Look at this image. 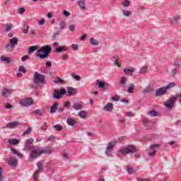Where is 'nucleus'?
Wrapping results in <instances>:
<instances>
[{"label": "nucleus", "mask_w": 181, "mask_h": 181, "mask_svg": "<svg viewBox=\"0 0 181 181\" xmlns=\"http://www.w3.org/2000/svg\"><path fill=\"white\" fill-rule=\"evenodd\" d=\"M33 83L34 84L30 85V88H33L34 90H37L39 87H42L43 84H46L45 75L40 74L39 72H35Z\"/></svg>", "instance_id": "1"}, {"label": "nucleus", "mask_w": 181, "mask_h": 181, "mask_svg": "<svg viewBox=\"0 0 181 181\" xmlns=\"http://www.w3.org/2000/svg\"><path fill=\"white\" fill-rule=\"evenodd\" d=\"M50 53H52V47L49 45H47L41 47L40 49H37L36 56L37 57H39V59H47Z\"/></svg>", "instance_id": "2"}, {"label": "nucleus", "mask_w": 181, "mask_h": 181, "mask_svg": "<svg viewBox=\"0 0 181 181\" xmlns=\"http://www.w3.org/2000/svg\"><path fill=\"white\" fill-rule=\"evenodd\" d=\"M173 87H176V83L175 82H171L165 86L159 88L156 90L155 93L156 97H160V95H165V94L168 93V90H170V88H173Z\"/></svg>", "instance_id": "3"}, {"label": "nucleus", "mask_w": 181, "mask_h": 181, "mask_svg": "<svg viewBox=\"0 0 181 181\" xmlns=\"http://www.w3.org/2000/svg\"><path fill=\"white\" fill-rule=\"evenodd\" d=\"M135 152H138V150L132 144H128L120 150L121 154L124 156L129 155V153H135Z\"/></svg>", "instance_id": "4"}, {"label": "nucleus", "mask_w": 181, "mask_h": 181, "mask_svg": "<svg viewBox=\"0 0 181 181\" xmlns=\"http://www.w3.org/2000/svg\"><path fill=\"white\" fill-rule=\"evenodd\" d=\"M177 98H179V95H174L167 101L164 103V105L167 110H172L175 105H176V101H177Z\"/></svg>", "instance_id": "5"}, {"label": "nucleus", "mask_w": 181, "mask_h": 181, "mask_svg": "<svg viewBox=\"0 0 181 181\" xmlns=\"http://www.w3.org/2000/svg\"><path fill=\"white\" fill-rule=\"evenodd\" d=\"M67 94V90H66V88L62 87L59 88V90H55L53 93V98L54 100H60L62 99V97L63 95H66Z\"/></svg>", "instance_id": "6"}, {"label": "nucleus", "mask_w": 181, "mask_h": 181, "mask_svg": "<svg viewBox=\"0 0 181 181\" xmlns=\"http://www.w3.org/2000/svg\"><path fill=\"white\" fill-rule=\"evenodd\" d=\"M118 141L117 140H113L107 144V147L105 148V155L106 156H110L112 153V149H114V146L117 145Z\"/></svg>", "instance_id": "7"}, {"label": "nucleus", "mask_w": 181, "mask_h": 181, "mask_svg": "<svg viewBox=\"0 0 181 181\" xmlns=\"http://www.w3.org/2000/svg\"><path fill=\"white\" fill-rule=\"evenodd\" d=\"M18 42H19V40L17 37H13L10 39L9 43L6 45V52H9V47H11V49H14L15 46H17Z\"/></svg>", "instance_id": "8"}, {"label": "nucleus", "mask_w": 181, "mask_h": 181, "mask_svg": "<svg viewBox=\"0 0 181 181\" xmlns=\"http://www.w3.org/2000/svg\"><path fill=\"white\" fill-rule=\"evenodd\" d=\"M24 149H26L27 151H33L35 149L33 138H30L25 141Z\"/></svg>", "instance_id": "9"}, {"label": "nucleus", "mask_w": 181, "mask_h": 181, "mask_svg": "<svg viewBox=\"0 0 181 181\" xmlns=\"http://www.w3.org/2000/svg\"><path fill=\"white\" fill-rule=\"evenodd\" d=\"M37 169L33 175L34 181H37V176H39V174L40 173V172H43V164L42 163L38 162L37 163Z\"/></svg>", "instance_id": "10"}, {"label": "nucleus", "mask_w": 181, "mask_h": 181, "mask_svg": "<svg viewBox=\"0 0 181 181\" xmlns=\"http://www.w3.org/2000/svg\"><path fill=\"white\" fill-rule=\"evenodd\" d=\"M20 104L22 105V107H29L30 105H33V99H32V98L21 99Z\"/></svg>", "instance_id": "11"}, {"label": "nucleus", "mask_w": 181, "mask_h": 181, "mask_svg": "<svg viewBox=\"0 0 181 181\" xmlns=\"http://www.w3.org/2000/svg\"><path fill=\"white\" fill-rule=\"evenodd\" d=\"M160 146V144H151L150 146V151L148 153V156L150 158H153V156H155L156 155V149Z\"/></svg>", "instance_id": "12"}, {"label": "nucleus", "mask_w": 181, "mask_h": 181, "mask_svg": "<svg viewBox=\"0 0 181 181\" xmlns=\"http://www.w3.org/2000/svg\"><path fill=\"white\" fill-rule=\"evenodd\" d=\"M96 86H98V87H99V88H100L101 90H103V91H105V90L108 88V83L100 79L96 80Z\"/></svg>", "instance_id": "13"}, {"label": "nucleus", "mask_w": 181, "mask_h": 181, "mask_svg": "<svg viewBox=\"0 0 181 181\" xmlns=\"http://www.w3.org/2000/svg\"><path fill=\"white\" fill-rule=\"evenodd\" d=\"M77 94V89L71 87V86H68L66 88V95H69V97H71V95H76Z\"/></svg>", "instance_id": "14"}, {"label": "nucleus", "mask_w": 181, "mask_h": 181, "mask_svg": "<svg viewBox=\"0 0 181 181\" xmlns=\"http://www.w3.org/2000/svg\"><path fill=\"white\" fill-rule=\"evenodd\" d=\"M40 155H42V150H40V151H39V150H33L31 152L30 156L33 159H35L36 158H39V156H40Z\"/></svg>", "instance_id": "15"}, {"label": "nucleus", "mask_w": 181, "mask_h": 181, "mask_svg": "<svg viewBox=\"0 0 181 181\" xmlns=\"http://www.w3.org/2000/svg\"><path fill=\"white\" fill-rule=\"evenodd\" d=\"M12 93H13V89L4 88L3 90H1V94L2 97H8L11 95Z\"/></svg>", "instance_id": "16"}, {"label": "nucleus", "mask_w": 181, "mask_h": 181, "mask_svg": "<svg viewBox=\"0 0 181 181\" xmlns=\"http://www.w3.org/2000/svg\"><path fill=\"white\" fill-rule=\"evenodd\" d=\"M19 126V122H13L8 123L6 126V128H8V129H13Z\"/></svg>", "instance_id": "17"}, {"label": "nucleus", "mask_w": 181, "mask_h": 181, "mask_svg": "<svg viewBox=\"0 0 181 181\" xmlns=\"http://www.w3.org/2000/svg\"><path fill=\"white\" fill-rule=\"evenodd\" d=\"M103 110L105 111H107L108 112H111L112 110H114V105L112 103H109L104 106Z\"/></svg>", "instance_id": "18"}, {"label": "nucleus", "mask_w": 181, "mask_h": 181, "mask_svg": "<svg viewBox=\"0 0 181 181\" xmlns=\"http://www.w3.org/2000/svg\"><path fill=\"white\" fill-rule=\"evenodd\" d=\"M77 4L78 5L81 11H86L87 8L86 7V3L83 0H79L77 1Z\"/></svg>", "instance_id": "19"}, {"label": "nucleus", "mask_w": 181, "mask_h": 181, "mask_svg": "<svg viewBox=\"0 0 181 181\" xmlns=\"http://www.w3.org/2000/svg\"><path fill=\"white\" fill-rule=\"evenodd\" d=\"M41 153H45L47 155H52V153H53V151L52 150V148H50L49 146L47 147H45V148L43 150H41Z\"/></svg>", "instance_id": "20"}, {"label": "nucleus", "mask_w": 181, "mask_h": 181, "mask_svg": "<svg viewBox=\"0 0 181 181\" xmlns=\"http://www.w3.org/2000/svg\"><path fill=\"white\" fill-rule=\"evenodd\" d=\"M59 107V103L55 102L50 108V114H54L56 111H57V108Z\"/></svg>", "instance_id": "21"}, {"label": "nucleus", "mask_w": 181, "mask_h": 181, "mask_svg": "<svg viewBox=\"0 0 181 181\" xmlns=\"http://www.w3.org/2000/svg\"><path fill=\"white\" fill-rule=\"evenodd\" d=\"M66 123L70 127H74V125H76L77 124V121H76L71 117H68L66 120Z\"/></svg>", "instance_id": "22"}, {"label": "nucleus", "mask_w": 181, "mask_h": 181, "mask_svg": "<svg viewBox=\"0 0 181 181\" xmlns=\"http://www.w3.org/2000/svg\"><path fill=\"white\" fill-rule=\"evenodd\" d=\"M8 163L10 165V166L16 168V166H18V160L9 158Z\"/></svg>", "instance_id": "23"}, {"label": "nucleus", "mask_w": 181, "mask_h": 181, "mask_svg": "<svg viewBox=\"0 0 181 181\" xmlns=\"http://www.w3.org/2000/svg\"><path fill=\"white\" fill-rule=\"evenodd\" d=\"M67 50H69L67 49V47H66L64 46H60L55 49V52L56 53H62V52H67Z\"/></svg>", "instance_id": "24"}, {"label": "nucleus", "mask_w": 181, "mask_h": 181, "mask_svg": "<svg viewBox=\"0 0 181 181\" xmlns=\"http://www.w3.org/2000/svg\"><path fill=\"white\" fill-rule=\"evenodd\" d=\"M43 112H45V111L43 110L37 109L33 112V114L34 115H38L39 117H43Z\"/></svg>", "instance_id": "25"}, {"label": "nucleus", "mask_w": 181, "mask_h": 181, "mask_svg": "<svg viewBox=\"0 0 181 181\" xmlns=\"http://www.w3.org/2000/svg\"><path fill=\"white\" fill-rule=\"evenodd\" d=\"M72 108H74V110H76V111H78L80 110H83V105L78 103H75L72 105Z\"/></svg>", "instance_id": "26"}, {"label": "nucleus", "mask_w": 181, "mask_h": 181, "mask_svg": "<svg viewBox=\"0 0 181 181\" xmlns=\"http://www.w3.org/2000/svg\"><path fill=\"white\" fill-rule=\"evenodd\" d=\"M123 71H124V74H127L128 76H134V72L135 71V69H124Z\"/></svg>", "instance_id": "27"}, {"label": "nucleus", "mask_w": 181, "mask_h": 181, "mask_svg": "<svg viewBox=\"0 0 181 181\" xmlns=\"http://www.w3.org/2000/svg\"><path fill=\"white\" fill-rule=\"evenodd\" d=\"M119 84L121 87H125V86H127V78L125 76H122Z\"/></svg>", "instance_id": "28"}, {"label": "nucleus", "mask_w": 181, "mask_h": 181, "mask_svg": "<svg viewBox=\"0 0 181 181\" xmlns=\"http://www.w3.org/2000/svg\"><path fill=\"white\" fill-rule=\"evenodd\" d=\"M78 115L79 117H81L82 119H86L87 118V112L84 110H81L78 113Z\"/></svg>", "instance_id": "29"}, {"label": "nucleus", "mask_w": 181, "mask_h": 181, "mask_svg": "<svg viewBox=\"0 0 181 181\" xmlns=\"http://www.w3.org/2000/svg\"><path fill=\"white\" fill-rule=\"evenodd\" d=\"M180 20V16H176L173 17L172 20H170V23L171 25H176V23H177V22H179Z\"/></svg>", "instance_id": "30"}, {"label": "nucleus", "mask_w": 181, "mask_h": 181, "mask_svg": "<svg viewBox=\"0 0 181 181\" xmlns=\"http://www.w3.org/2000/svg\"><path fill=\"white\" fill-rule=\"evenodd\" d=\"M0 59L1 62H5L6 64H9L11 63V59H9L8 57H6L4 55H1Z\"/></svg>", "instance_id": "31"}, {"label": "nucleus", "mask_w": 181, "mask_h": 181, "mask_svg": "<svg viewBox=\"0 0 181 181\" xmlns=\"http://www.w3.org/2000/svg\"><path fill=\"white\" fill-rule=\"evenodd\" d=\"M38 49L39 46L37 45L31 46L28 48V53H33V52H36Z\"/></svg>", "instance_id": "32"}, {"label": "nucleus", "mask_w": 181, "mask_h": 181, "mask_svg": "<svg viewBox=\"0 0 181 181\" xmlns=\"http://www.w3.org/2000/svg\"><path fill=\"white\" fill-rule=\"evenodd\" d=\"M8 144H10V145H18V144H19V140L18 139H9Z\"/></svg>", "instance_id": "33"}, {"label": "nucleus", "mask_w": 181, "mask_h": 181, "mask_svg": "<svg viewBox=\"0 0 181 181\" xmlns=\"http://www.w3.org/2000/svg\"><path fill=\"white\" fill-rule=\"evenodd\" d=\"M55 84H64V80L62 79L60 77H57L56 80L54 81Z\"/></svg>", "instance_id": "34"}, {"label": "nucleus", "mask_w": 181, "mask_h": 181, "mask_svg": "<svg viewBox=\"0 0 181 181\" xmlns=\"http://www.w3.org/2000/svg\"><path fill=\"white\" fill-rule=\"evenodd\" d=\"M135 88V85H134L133 83H131L127 89V92L129 94H132V93H134V89Z\"/></svg>", "instance_id": "35"}, {"label": "nucleus", "mask_w": 181, "mask_h": 181, "mask_svg": "<svg viewBox=\"0 0 181 181\" xmlns=\"http://www.w3.org/2000/svg\"><path fill=\"white\" fill-rule=\"evenodd\" d=\"M112 60L114 62L115 66H117V67H119V64L118 63L119 58L117 56L112 57Z\"/></svg>", "instance_id": "36"}, {"label": "nucleus", "mask_w": 181, "mask_h": 181, "mask_svg": "<svg viewBox=\"0 0 181 181\" xmlns=\"http://www.w3.org/2000/svg\"><path fill=\"white\" fill-rule=\"evenodd\" d=\"M11 152H12V153H13V155H16L17 156H18V158H22V154H21V153L18 152V151H16V149L12 148Z\"/></svg>", "instance_id": "37"}, {"label": "nucleus", "mask_w": 181, "mask_h": 181, "mask_svg": "<svg viewBox=\"0 0 181 181\" xmlns=\"http://www.w3.org/2000/svg\"><path fill=\"white\" fill-rule=\"evenodd\" d=\"M127 172L129 175H134V173H135V170L131 166H127Z\"/></svg>", "instance_id": "38"}, {"label": "nucleus", "mask_w": 181, "mask_h": 181, "mask_svg": "<svg viewBox=\"0 0 181 181\" xmlns=\"http://www.w3.org/2000/svg\"><path fill=\"white\" fill-rule=\"evenodd\" d=\"M140 74H146V73H148V67L147 66H143L140 71Z\"/></svg>", "instance_id": "39"}, {"label": "nucleus", "mask_w": 181, "mask_h": 181, "mask_svg": "<svg viewBox=\"0 0 181 181\" xmlns=\"http://www.w3.org/2000/svg\"><path fill=\"white\" fill-rule=\"evenodd\" d=\"M90 44H91L93 46H98L99 42H98V40H96L94 39V38H90Z\"/></svg>", "instance_id": "40"}, {"label": "nucleus", "mask_w": 181, "mask_h": 181, "mask_svg": "<svg viewBox=\"0 0 181 181\" xmlns=\"http://www.w3.org/2000/svg\"><path fill=\"white\" fill-rule=\"evenodd\" d=\"M71 76V77H73V78H75V80H76L77 81H80L81 80V77L78 75H76L74 73H72Z\"/></svg>", "instance_id": "41"}, {"label": "nucleus", "mask_w": 181, "mask_h": 181, "mask_svg": "<svg viewBox=\"0 0 181 181\" xmlns=\"http://www.w3.org/2000/svg\"><path fill=\"white\" fill-rule=\"evenodd\" d=\"M53 128L56 129V131H58V132L63 131V127L60 124L54 125Z\"/></svg>", "instance_id": "42"}, {"label": "nucleus", "mask_w": 181, "mask_h": 181, "mask_svg": "<svg viewBox=\"0 0 181 181\" xmlns=\"http://www.w3.org/2000/svg\"><path fill=\"white\" fill-rule=\"evenodd\" d=\"M18 71L20 73H23L24 74L27 73V70L26 69H25V66H20L19 68H18Z\"/></svg>", "instance_id": "43"}, {"label": "nucleus", "mask_w": 181, "mask_h": 181, "mask_svg": "<svg viewBox=\"0 0 181 181\" xmlns=\"http://www.w3.org/2000/svg\"><path fill=\"white\" fill-rule=\"evenodd\" d=\"M122 13L124 16H131L132 15V12L128 10H123Z\"/></svg>", "instance_id": "44"}, {"label": "nucleus", "mask_w": 181, "mask_h": 181, "mask_svg": "<svg viewBox=\"0 0 181 181\" xmlns=\"http://www.w3.org/2000/svg\"><path fill=\"white\" fill-rule=\"evenodd\" d=\"M131 2L129 1V0H124L122 3V6H124V8H128Z\"/></svg>", "instance_id": "45"}, {"label": "nucleus", "mask_w": 181, "mask_h": 181, "mask_svg": "<svg viewBox=\"0 0 181 181\" xmlns=\"http://www.w3.org/2000/svg\"><path fill=\"white\" fill-rule=\"evenodd\" d=\"M30 132H32V127H28L27 130L23 133V135H29Z\"/></svg>", "instance_id": "46"}, {"label": "nucleus", "mask_w": 181, "mask_h": 181, "mask_svg": "<svg viewBox=\"0 0 181 181\" xmlns=\"http://www.w3.org/2000/svg\"><path fill=\"white\" fill-rule=\"evenodd\" d=\"M60 35V31H56L55 33H54V34L52 35V39L54 40H56V38L57 37V36H59Z\"/></svg>", "instance_id": "47"}, {"label": "nucleus", "mask_w": 181, "mask_h": 181, "mask_svg": "<svg viewBox=\"0 0 181 181\" xmlns=\"http://www.w3.org/2000/svg\"><path fill=\"white\" fill-rule=\"evenodd\" d=\"M59 25L61 30H64V28H66V21H61Z\"/></svg>", "instance_id": "48"}, {"label": "nucleus", "mask_w": 181, "mask_h": 181, "mask_svg": "<svg viewBox=\"0 0 181 181\" xmlns=\"http://www.w3.org/2000/svg\"><path fill=\"white\" fill-rule=\"evenodd\" d=\"M149 115H150L151 117H158V112H156V110H151V111L149 112Z\"/></svg>", "instance_id": "49"}, {"label": "nucleus", "mask_w": 181, "mask_h": 181, "mask_svg": "<svg viewBox=\"0 0 181 181\" xmlns=\"http://www.w3.org/2000/svg\"><path fill=\"white\" fill-rule=\"evenodd\" d=\"M151 91L152 89H151L150 88H146L143 90L144 94H149V93H151Z\"/></svg>", "instance_id": "50"}, {"label": "nucleus", "mask_w": 181, "mask_h": 181, "mask_svg": "<svg viewBox=\"0 0 181 181\" xmlns=\"http://www.w3.org/2000/svg\"><path fill=\"white\" fill-rule=\"evenodd\" d=\"M70 105H71V103H70L69 100L65 101V103L64 104V108H70Z\"/></svg>", "instance_id": "51"}, {"label": "nucleus", "mask_w": 181, "mask_h": 181, "mask_svg": "<svg viewBox=\"0 0 181 181\" xmlns=\"http://www.w3.org/2000/svg\"><path fill=\"white\" fill-rule=\"evenodd\" d=\"M41 131H46L47 129V122H45L43 127H40Z\"/></svg>", "instance_id": "52"}, {"label": "nucleus", "mask_w": 181, "mask_h": 181, "mask_svg": "<svg viewBox=\"0 0 181 181\" xmlns=\"http://www.w3.org/2000/svg\"><path fill=\"white\" fill-rule=\"evenodd\" d=\"M25 8L22 7V8H18V13L19 15H23V13H25Z\"/></svg>", "instance_id": "53"}, {"label": "nucleus", "mask_w": 181, "mask_h": 181, "mask_svg": "<svg viewBox=\"0 0 181 181\" xmlns=\"http://www.w3.org/2000/svg\"><path fill=\"white\" fill-rule=\"evenodd\" d=\"M112 101H119V96L115 95V96L112 97Z\"/></svg>", "instance_id": "54"}, {"label": "nucleus", "mask_w": 181, "mask_h": 181, "mask_svg": "<svg viewBox=\"0 0 181 181\" xmlns=\"http://www.w3.org/2000/svg\"><path fill=\"white\" fill-rule=\"evenodd\" d=\"M12 29V25L7 24L5 28L6 32H9Z\"/></svg>", "instance_id": "55"}, {"label": "nucleus", "mask_w": 181, "mask_h": 181, "mask_svg": "<svg viewBox=\"0 0 181 181\" xmlns=\"http://www.w3.org/2000/svg\"><path fill=\"white\" fill-rule=\"evenodd\" d=\"M28 29H29V25H26V29L22 30V33H23L24 35H27V33H29V30Z\"/></svg>", "instance_id": "56"}, {"label": "nucleus", "mask_w": 181, "mask_h": 181, "mask_svg": "<svg viewBox=\"0 0 181 181\" xmlns=\"http://www.w3.org/2000/svg\"><path fill=\"white\" fill-rule=\"evenodd\" d=\"M62 15H64V16L69 17V16H70L71 13H70V12H69V11L64 10V11H63V12H62Z\"/></svg>", "instance_id": "57"}, {"label": "nucleus", "mask_w": 181, "mask_h": 181, "mask_svg": "<svg viewBox=\"0 0 181 181\" xmlns=\"http://www.w3.org/2000/svg\"><path fill=\"white\" fill-rule=\"evenodd\" d=\"M71 49L73 50H78V45H77V44L71 45Z\"/></svg>", "instance_id": "58"}, {"label": "nucleus", "mask_w": 181, "mask_h": 181, "mask_svg": "<svg viewBox=\"0 0 181 181\" xmlns=\"http://www.w3.org/2000/svg\"><path fill=\"white\" fill-rule=\"evenodd\" d=\"M5 108H6V110H11V108H13V106H12V105H11L9 103H7L5 105Z\"/></svg>", "instance_id": "59"}, {"label": "nucleus", "mask_w": 181, "mask_h": 181, "mask_svg": "<svg viewBox=\"0 0 181 181\" xmlns=\"http://www.w3.org/2000/svg\"><path fill=\"white\" fill-rule=\"evenodd\" d=\"M28 59H29V55H25V56L22 57L21 60L23 62H26V60H28Z\"/></svg>", "instance_id": "60"}, {"label": "nucleus", "mask_w": 181, "mask_h": 181, "mask_svg": "<svg viewBox=\"0 0 181 181\" xmlns=\"http://www.w3.org/2000/svg\"><path fill=\"white\" fill-rule=\"evenodd\" d=\"M0 181H4V175H2V168L0 167Z\"/></svg>", "instance_id": "61"}, {"label": "nucleus", "mask_w": 181, "mask_h": 181, "mask_svg": "<svg viewBox=\"0 0 181 181\" xmlns=\"http://www.w3.org/2000/svg\"><path fill=\"white\" fill-rule=\"evenodd\" d=\"M120 101H121L122 103H124V104H129V100H127V99H125V98L121 99Z\"/></svg>", "instance_id": "62"}, {"label": "nucleus", "mask_w": 181, "mask_h": 181, "mask_svg": "<svg viewBox=\"0 0 181 181\" xmlns=\"http://www.w3.org/2000/svg\"><path fill=\"white\" fill-rule=\"evenodd\" d=\"M46 67H52V62L50 61H47L45 63Z\"/></svg>", "instance_id": "63"}, {"label": "nucleus", "mask_w": 181, "mask_h": 181, "mask_svg": "<svg viewBox=\"0 0 181 181\" xmlns=\"http://www.w3.org/2000/svg\"><path fill=\"white\" fill-rule=\"evenodd\" d=\"M126 114V115H127V117H134V113H132V112H126L125 113Z\"/></svg>", "instance_id": "64"}]
</instances>
